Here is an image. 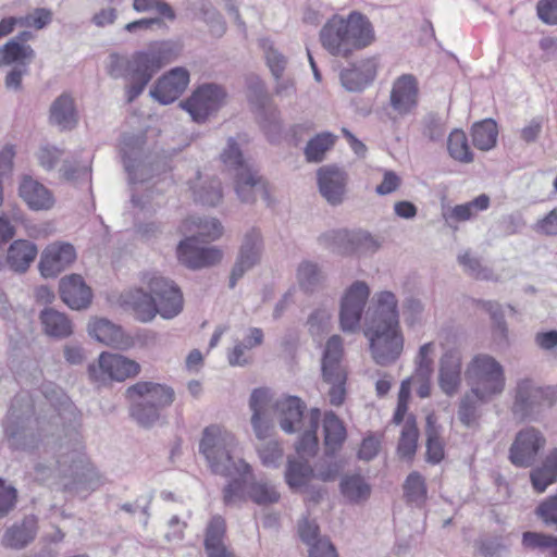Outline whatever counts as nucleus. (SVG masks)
<instances>
[{
	"mask_svg": "<svg viewBox=\"0 0 557 557\" xmlns=\"http://www.w3.org/2000/svg\"><path fill=\"white\" fill-rule=\"evenodd\" d=\"M556 403V387H543L532 379H521L516 386L512 414L521 421H539L543 412Z\"/></svg>",
	"mask_w": 557,
	"mask_h": 557,
	"instance_id": "nucleus-6",
	"label": "nucleus"
},
{
	"mask_svg": "<svg viewBox=\"0 0 557 557\" xmlns=\"http://www.w3.org/2000/svg\"><path fill=\"white\" fill-rule=\"evenodd\" d=\"M370 342V351L376 364L386 367L394 363L404 349V336L399 327L364 332Z\"/></svg>",
	"mask_w": 557,
	"mask_h": 557,
	"instance_id": "nucleus-13",
	"label": "nucleus"
},
{
	"mask_svg": "<svg viewBox=\"0 0 557 557\" xmlns=\"http://www.w3.org/2000/svg\"><path fill=\"white\" fill-rule=\"evenodd\" d=\"M418 83L413 75L404 74L393 84L389 103L398 115L411 113L418 104Z\"/></svg>",
	"mask_w": 557,
	"mask_h": 557,
	"instance_id": "nucleus-21",
	"label": "nucleus"
},
{
	"mask_svg": "<svg viewBox=\"0 0 557 557\" xmlns=\"http://www.w3.org/2000/svg\"><path fill=\"white\" fill-rule=\"evenodd\" d=\"M419 431L416 424V420L413 417L407 418L405 424L401 430L399 443H398V454L400 457L406 459H411L417 450Z\"/></svg>",
	"mask_w": 557,
	"mask_h": 557,
	"instance_id": "nucleus-50",
	"label": "nucleus"
},
{
	"mask_svg": "<svg viewBox=\"0 0 557 557\" xmlns=\"http://www.w3.org/2000/svg\"><path fill=\"white\" fill-rule=\"evenodd\" d=\"M146 52L160 71L164 65L175 61L183 50V45L176 40H160L150 44Z\"/></svg>",
	"mask_w": 557,
	"mask_h": 557,
	"instance_id": "nucleus-41",
	"label": "nucleus"
},
{
	"mask_svg": "<svg viewBox=\"0 0 557 557\" xmlns=\"http://www.w3.org/2000/svg\"><path fill=\"white\" fill-rule=\"evenodd\" d=\"M522 545L529 549L549 547L553 548V555H555L557 537L539 532L525 531L522 534Z\"/></svg>",
	"mask_w": 557,
	"mask_h": 557,
	"instance_id": "nucleus-62",
	"label": "nucleus"
},
{
	"mask_svg": "<svg viewBox=\"0 0 557 557\" xmlns=\"http://www.w3.org/2000/svg\"><path fill=\"white\" fill-rule=\"evenodd\" d=\"M259 45L264 52L272 75L275 79L281 78L287 64L286 58L273 47V42L269 38L260 39Z\"/></svg>",
	"mask_w": 557,
	"mask_h": 557,
	"instance_id": "nucleus-54",
	"label": "nucleus"
},
{
	"mask_svg": "<svg viewBox=\"0 0 557 557\" xmlns=\"http://www.w3.org/2000/svg\"><path fill=\"white\" fill-rule=\"evenodd\" d=\"M75 259L76 251L73 245L54 242L42 250L38 269L44 277H55L67 269Z\"/></svg>",
	"mask_w": 557,
	"mask_h": 557,
	"instance_id": "nucleus-20",
	"label": "nucleus"
},
{
	"mask_svg": "<svg viewBox=\"0 0 557 557\" xmlns=\"http://www.w3.org/2000/svg\"><path fill=\"white\" fill-rule=\"evenodd\" d=\"M336 136L330 132H323L311 138L305 148V157L309 162L323 161L325 153L334 146Z\"/></svg>",
	"mask_w": 557,
	"mask_h": 557,
	"instance_id": "nucleus-47",
	"label": "nucleus"
},
{
	"mask_svg": "<svg viewBox=\"0 0 557 557\" xmlns=\"http://www.w3.org/2000/svg\"><path fill=\"white\" fill-rule=\"evenodd\" d=\"M159 72L146 50L136 51L129 58L126 88L127 102L134 101L145 90L152 77Z\"/></svg>",
	"mask_w": 557,
	"mask_h": 557,
	"instance_id": "nucleus-16",
	"label": "nucleus"
},
{
	"mask_svg": "<svg viewBox=\"0 0 557 557\" xmlns=\"http://www.w3.org/2000/svg\"><path fill=\"white\" fill-rule=\"evenodd\" d=\"M404 492L407 502L421 505L426 498V485L419 472H411L404 484Z\"/></svg>",
	"mask_w": 557,
	"mask_h": 557,
	"instance_id": "nucleus-56",
	"label": "nucleus"
},
{
	"mask_svg": "<svg viewBox=\"0 0 557 557\" xmlns=\"http://www.w3.org/2000/svg\"><path fill=\"white\" fill-rule=\"evenodd\" d=\"M38 255L35 243L16 239L7 249L5 265L16 273H25Z\"/></svg>",
	"mask_w": 557,
	"mask_h": 557,
	"instance_id": "nucleus-30",
	"label": "nucleus"
},
{
	"mask_svg": "<svg viewBox=\"0 0 557 557\" xmlns=\"http://www.w3.org/2000/svg\"><path fill=\"white\" fill-rule=\"evenodd\" d=\"M223 503L227 507H239L248 499L259 506H269L280 500V493L268 480H257L251 470L228 481L223 491Z\"/></svg>",
	"mask_w": 557,
	"mask_h": 557,
	"instance_id": "nucleus-7",
	"label": "nucleus"
},
{
	"mask_svg": "<svg viewBox=\"0 0 557 557\" xmlns=\"http://www.w3.org/2000/svg\"><path fill=\"white\" fill-rule=\"evenodd\" d=\"M485 209H487V195L482 194L472 201L444 209L443 218L446 223L450 225L451 222H463L470 220L478 212Z\"/></svg>",
	"mask_w": 557,
	"mask_h": 557,
	"instance_id": "nucleus-43",
	"label": "nucleus"
},
{
	"mask_svg": "<svg viewBox=\"0 0 557 557\" xmlns=\"http://www.w3.org/2000/svg\"><path fill=\"white\" fill-rule=\"evenodd\" d=\"M144 280L162 318L172 319L182 311L183 296L180 288L172 281L154 273L146 274Z\"/></svg>",
	"mask_w": 557,
	"mask_h": 557,
	"instance_id": "nucleus-12",
	"label": "nucleus"
},
{
	"mask_svg": "<svg viewBox=\"0 0 557 557\" xmlns=\"http://www.w3.org/2000/svg\"><path fill=\"white\" fill-rule=\"evenodd\" d=\"M546 438L533 426L519 431L509 449V459L517 467L533 466L540 450L545 446Z\"/></svg>",
	"mask_w": 557,
	"mask_h": 557,
	"instance_id": "nucleus-14",
	"label": "nucleus"
},
{
	"mask_svg": "<svg viewBox=\"0 0 557 557\" xmlns=\"http://www.w3.org/2000/svg\"><path fill=\"white\" fill-rule=\"evenodd\" d=\"M176 252L180 262L191 270L214 265L222 258L218 248L200 246L195 235L185 236Z\"/></svg>",
	"mask_w": 557,
	"mask_h": 557,
	"instance_id": "nucleus-19",
	"label": "nucleus"
},
{
	"mask_svg": "<svg viewBox=\"0 0 557 557\" xmlns=\"http://www.w3.org/2000/svg\"><path fill=\"white\" fill-rule=\"evenodd\" d=\"M490 333L494 344L499 348H506L509 345L508 327L506 317L516 313L510 305H500L490 301Z\"/></svg>",
	"mask_w": 557,
	"mask_h": 557,
	"instance_id": "nucleus-33",
	"label": "nucleus"
},
{
	"mask_svg": "<svg viewBox=\"0 0 557 557\" xmlns=\"http://www.w3.org/2000/svg\"><path fill=\"white\" fill-rule=\"evenodd\" d=\"M530 479L537 493H543L548 485L557 481V448L547 454L540 467L532 469Z\"/></svg>",
	"mask_w": 557,
	"mask_h": 557,
	"instance_id": "nucleus-37",
	"label": "nucleus"
},
{
	"mask_svg": "<svg viewBox=\"0 0 557 557\" xmlns=\"http://www.w3.org/2000/svg\"><path fill=\"white\" fill-rule=\"evenodd\" d=\"M465 379L473 392L487 393V356L480 354L472 358L465 371Z\"/></svg>",
	"mask_w": 557,
	"mask_h": 557,
	"instance_id": "nucleus-42",
	"label": "nucleus"
},
{
	"mask_svg": "<svg viewBox=\"0 0 557 557\" xmlns=\"http://www.w3.org/2000/svg\"><path fill=\"white\" fill-rule=\"evenodd\" d=\"M323 431L325 454L333 456L346 440V429L342 420L333 411H329L324 414Z\"/></svg>",
	"mask_w": 557,
	"mask_h": 557,
	"instance_id": "nucleus-35",
	"label": "nucleus"
},
{
	"mask_svg": "<svg viewBox=\"0 0 557 557\" xmlns=\"http://www.w3.org/2000/svg\"><path fill=\"white\" fill-rule=\"evenodd\" d=\"M159 72L146 50L136 51L129 58L126 88L127 102L134 101L145 90L152 77Z\"/></svg>",
	"mask_w": 557,
	"mask_h": 557,
	"instance_id": "nucleus-17",
	"label": "nucleus"
},
{
	"mask_svg": "<svg viewBox=\"0 0 557 557\" xmlns=\"http://www.w3.org/2000/svg\"><path fill=\"white\" fill-rule=\"evenodd\" d=\"M370 288L363 281H355L344 293L339 308V324L345 333H355L360 327V322Z\"/></svg>",
	"mask_w": 557,
	"mask_h": 557,
	"instance_id": "nucleus-11",
	"label": "nucleus"
},
{
	"mask_svg": "<svg viewBox=\"0 0 557 557\" xmlns=\"http://www.w3.org/2000/svg\"><path fill=\"white\" fill-rule=\"evenodd\" d=\"M88 332L96 341L108 346L120 347L125 344L123 330L107 319H99L90 323Z\"/></svg>",
	"mask_w": 557,
	"mask_h": 557,
	"instance_id": "nucleus-40",
	"label": "nucleus"
},
{
	"mask_svg": "<svg viewBox=\"0 0 557 557\" xmlns=\"http://www.w3.org/2000/svg\"><path fill=\"white\" fill-rule=\"evenodd\" d=\"M379 61L376 57H370L352 63L341 72V82L348 91H361L375 78Z\"/></svg>",
	"mask_w": 557,
	"mask_h": 557,
	"instance_id": "nucleus-22",
	"label": "nucleus"
},
{
	"mask_svg": "<svg viewBox=\"0 0 557 557\" xmlns=\"http://www.w3.org/2000/svg\"><path fill=\"white\" fill-rule=\"evenodd\" d=\"M258 455L263 466L268 468H276L283 458V449L275 441L260 444L257 447Z\"/></svg>",
	"mask_w": 557,
	"mask_h": 557,
	"instance_id": "nucleus-60",
	"label": "nucleus"
},
{
	"mask_svg": "<svg viewBox=\"0 0 557 557\" xmlns=\"http://www.w3.org/2000/svg\"><path fill=\"white\" fill-rule=\"evenodd\" d=\"M487 393L470 389L460 400L458 418L467 426H471L478 418V406L483 403Z\"/></svg>",
	"mask_w": 557,
	"mask_h": 557,
	"instance_id": "nucleus-51",
	"label": "nucleus"
},
{
	"mask_svg": "<svg viewBox=\"0 0 557 557\" xmlns=\"http://www.w3.org/2000/svg\"><path fill=\"white\" fill-rule=\"evenodd\" d=\"M236 448L235 436L225 429L209 425L203 430L199 451L214 474L234 478L250 471V466L244 459L236 457Z\"/></svg>",
	"mask_w": 557,
	"mask_h": 557,
	"instance_id": "nucleus-4",
	"label": "nucleus"
},
{
	"mask_svg": "<svg viewBox=\"0 0 557 557\" xmlns=\"http://www.w3.org/2000/svg\"><path fill=\"white\" fill-rule=\"evenodd\" d=\"M461 385V357L458 351H445L438 362V386L442 392L451 397Z\"/></svg>",
	"mask_w": 557,
	"mask_h": 557,
	"instance_id": "nucleus-24",
	"label": "nucleus"
},
{
	"mask_svg": "<svg viewBox=\"0 0 557 557\" xmlns=\"http://www.w3.org/2000/svg\"><path fill=\"white\" fill-rule=\"evenodd\" d=\"M426 460L433 465L438 463L444 458V445L441 441V434L432 416L426 418Z\"/></svg>",
	"mask_w": 557,
	"mask_h": 557,
	"instance_id": "nucleus-49",
	"label": "nucleus"
},
{
	"mask_svg": "<svg viewBox=\"0 0 557 557\" xmlns=\"http://www.w3.org/2000/svg\"><path fill=\"white\" fill-rule=\"evenodd\" d=\"M123 299L133 309L136 319L140 322H150L156 314H159L152 294H148L141 288L129 290L123 296Z\"/></svg>",
	"mask_w": 557,
	"mask_h": 557,
	"instance_id": "nucleus-34",
	"label": "nucleus"
},
{
	"mask_svg": "<svg viewBox=\"0 0 557 557\" xmlns=\"http://www.w3.org/2000/svg\"><path fill=\"white\" fill-rule=\"evenodd\" d=\"M262 249L263 242L260 232L251 228L243 238L237 259L231 271L230 288H234L245 273L260 262Z\"/></svg>",
	"mask_w": 557,
	"mask_h": 557,
	"instance_id": "nucleus-15",
	"label": "nucleus"
},
{
	"mask_svg": "<svg viewBox=\"0 0 557 557\" xmlns=\"http://www.w3.org/2000/svg\"><path fill=\"white\" fill-rule=\"evenodd\" d=\"M312 478H315L314 469L305 457H288L285 480L292 490L307 486Z\"/></svg>",
	"mask_w": 557,
	"mask_h": 557,
	"instance_id": "nucleus-36",
	"label": "nucleus"
},
{
	"mask_svg": "<svg viewBox=\"0 0 557 557\" xmlns=\"http://www.w3.org/2000/svg\"><path fill=\"white\" fill-rule=\"evenodd\" d=\"M235 190L243 202L252 203L258 198H268L264 180L251 168H240L235 173Z\"/></svg>",
	"mask_w": 557,
	"mask_h": 557,
	"instance_id": "nucleus-26",
	"label": "nucleus"
},
{
	"mask_svg": "<svg viewBox=\"0 0 557 557\" xmlns=\"http://www.w3.org/2000/svg\"><path fill=\"white\" fill-rule=\"evenodd\" d=\"M346 182V173L338 168L325 166L318 171L319 190L322 197L332 206L343 202Z\"/></svg>",
	"mask_w": 557,
	"mask_h": 557,
	"instance_id": "nucleus-25",
	"label": "nucleus"
},
{
	"mask_svg": "<svg viewBox=\"0 0 557 557\" xmlns=\"http://www.w3.org/2000/svg\"><path fill=\"white\" fill-rule=\"evenodd\" d=\"M350 236L351 231L332 230L321 234L318 240L325 249L339 255H350Z\"/></svg>",
	"mask_w": 557,
	"mask_h": 557,
	"instance_id": "nucleus-48",
	"label": "nucleus"
},
{
	"mask_svg": "<svg viewBox=\"0 0 557 557\" xmlns=\"http://www.w3.org/2000/svg\"><path fill=\"white\" fill-rule=\"evenodd\" d=\"M226 532V523L225 520L219 516H213L207 528L205 534V549H213L218 547L225 546L224 536Z\"/></svg>",
	"mask_w": 557,
	"mask_h": 557,
	"instance_id": "nucleus-55",
	"label": "nucleus"
},
{
	"mask_svg": "<svg viewBox=\"0 0 557 557\" xmlns=\"http://www.w3.org/2000/svg\"><path fill=\"white\" fill-rule=\"evenodd\" d=\"M447 149L451 158L461 162H470L472 154L470 152L467 137L462 131H453L447 140Z\"/></svg>",
	"mask_w": 557,
	"mask_h": 557,
	"instance_id": "nucleus-57",
	"label": "nucleus"
},
{
	"mask_svg": "<svg viewBox=\"0 0 557 557\" xmlns=\"http://www.w3.org/2000/svg\"><path fill=\"white\" fill-rule=\"evenodd\" d=\"M98 366L103 374L115 381H124L140 371L139 363L119 354L102 352Z\"/></svg>",
	"mask_w": 557,
	"mask_h": 557,
	"instance_id": "nucleus-28",
	"label": "nucleus"
},
{
	"mask_svg": "<svg viewBox=\"0 0 557 557\" xmlns=\"http://www.w3.org/2000/svg\"><path fill=\"white\" fill-rule=\"evenodd\" d=\"M194 199L203 206L214 207L222 199L221 183L218 178L205 182L199 187H193Z\"/></svg>",
	"mask_w": 557,
	"mask_h": 557,
	"instance_id": "nucleus-52",
	"label": "nucleus"
},
{
	"mask_svg": "<svg viewBox=\"0 0 557 557\" xmlns=\"http://www.w3.org/2000/svg\"><path fill=\"white\" fill-rule=\"evenodd\" d=\"M128 69H129V58L121 55L117 52H112L109 54L108 61L106 64V70L110 77H112L114 79H117V78L127 79Z\"/></svg>",
	"mask_w": 557,
	"mask_h": 557,
	"instance_id": "nucleus-64",
	"label": "nucleus"
},
{
	"mask_svg": "<svg viewBox=\"0 0 557 557\" xmlns=\"http://www.w3.org/2000/svg\"><path fill=\"white\" fill-rule=\"evenodd\" d=\"M189 82L190 74L186 67H173L157 79L150 96L161 104H170L184 94Z\"/></svg>",
	"mask_w": 557,
	"mask_h": 557,
	"instance_id": "nucleus-18",
	"label": "nucleus"
},
{
	"mask_svg": "<svg viewBox=\"0 0 557 557\" xmlns=\"http://www.w3.org/2000/svg\"><path fill=\"white\" fill-rule=\"evenodd\" d=\"M339 490L342 495L354 504L366 502L371 494V485L359 473L343 475Z\"/></svg>",
	"mask_w": 557,
	"mask_h": 557,
	"instance_id": "nucleus-39",
	"label": "nucleus"
},
{
	"mask_svg": "<svg viewBox=\"0 0 557 557\" xmlns=\"http://www.w3.org/2000/svg\"><path fill=\"white\" fill-rule=\"evenodd\" d=\"M180 232L184 236L195 235L199 242H210L222 235L223 226L215 218L189 216L181 224Z\"/></svg>",
	"mask_w": 557,
	"mask_h": 557,
	"instance_id": "nucleus-31",
	"label": "nucleus"
},
{
	"mask_svg": "<svg viewBox=\"0 0 557 557\" xmlns=\"http://www.w3.org/2000/svg\"><path fill=\"white\" fill-rule=\"evenodd\" d=\"M37 531L36 517L26 516L20 523H14L5 531L1 543L4 547L23 549L35 540Z\"/></svg>",
	"mask_w": 557,
	"mask_h": 557,
	"instance_id": "nucleus-32",
	"label": "nucleus"
},
{
	"mask_svg": "<svg viewBox=\"0 0 557 557\" xmlns=\"http://www.w3.org/2000/svg\"><path fill=\"white\" fill-rule=\"evenodd\" d=\"M129 401V417L144 429L153 428L161 419V412L175 400L174 389L165 384L140 381L125 392Z\"/></svg>",
	"mask_w": 557,
	"mask_h": 557,
	"instance_id": "nucleus-5",
	"label": "nucleus"
},
{
	"mask_svg": "<svg viewBox=\"0 0 557 557\" xmlns=\"http://www.w3.org/2000/svg\"><path fill=\"white\" fill-rule=\"evenodd\" d=\"M49 122L61 131L76 127L78 117L73 97L63 92L50 106Z\"/></svg>",
	"mask_w": 557,
	"mask_h": 557,
	"instance_id": "nucleus-29",
	"label": "nucleus"
},
{
	"mask_svg": "<svg viewBox=\"0 0 557 557\" xmlns=\"http://www.w3.org/2000/svg\"><path fill=\"white\" fill-rule=\"evenodd\" d=\"M457 261L462 267L465 273L468 275L480 280H485L487 277V273L483 268L481 260L470 251L459 253Z\"/></svg>",
	"mask_w": 557,
	"mask_h": 557,
	"instance_id": "nucleus-63",
	"label": "nucleus"
},
{
	"mask_svg": "<svg viewBox=\"0 0 557 557\" xmlns=\"http://www.w3.org/2000/svg\"><path fill=\"white\" fill-rule=\"evenodd\" d=\"M18 196L34 211L49 210L54 203L51 191L29 175L22 176Z\"/></svg>",
	"mask_w": 557,
	"mask_h": 557,
	"instance_id": "nucleus-27",
	"label": "nucleus"
},
{
	"mask_svg": "<svg viewBox=\"0 0 557 557\" xmlns=\"http://www.w3.org/2000/svg\"><path fill=\"white\" fill-rule=\"evenodd\" d=\"M226 92L223 87L206 83L197 87L180 107L187 111L193 121L203 123L216 113L225 103Z\"/></svg>",
	"mask_w": 557,
	"mask_h": 557,
	"instance_id": "nucleus-8",
	"label": "nucleus"
},
{
	"mask_svg": "<svg viewBox=\"0 0 557 557\" xmlns=\"http://www.w3.org/2000/svg\"><path fill=\"white\" fill-rule=\"evenodd\" d=\"M273 406L281 429L288 434L301 431L305 428L304 412L306 404L296 396H286L271 405V395L268 388H255L249 398V408L252 411L251 425L256 436L263 440L269 436L272 423L269 409Z\"/></svg>",
	"mask_w": 557,
	"mask_h": 557,
	"instance_id": "nucleus-3",
	"label": "nucleus"
},
{
	"mask_svg": "<svg viewBox=\"0 0 557 557\" xmlns=\"http://www.w3.org/2000/svg\"><path fill=\"white\" fill-rule=\"evenodd\" d=\"M59 293L62 301L73 310H84L91 304V289L79 274L62 277Z\"/></svg>",
	"mask_w": 557,
	"mask_h": 557,
	"instance_id": "nucleus-23",
	"label": "nucleus"
},
{
	"mask_svg": "<svg viewBox=\"0 0 557 557\" xmlns=\"http://www.w3.org/2000/svg\"><path fill=\"white\" fill-rule=\"evenodd\" d=\"M364 332L399 327L398 300L394 293H375L364 313Z\"/></svg>",
	"mask_w": 557,
	"mask_h": 557,
	"instance_id": "nucleus-9",
	"label": "nucleus"
},
{
	"mask_svg": "<svg viewBox=\"0 0 557 557\" xmlns=\"http://www.w3.org/2000/svg\"><path fill=\"white\" fill-rule=\"evenodd\" d=\"M34 403L29 394L20 393L11 403L7 419L3 423L4 435L10 448L15 450H32L38 447L40 442L53 438V444L60 449L64 446L72 455H76L79 436L76 428L64 424L63 414L49 405L44 414L32 419ZM74 460V456H71Z\"/></svg>",
	"mask_w": 557,
	"mask_h": 557,
	"instance_id": "nucleus-1",
	"label": "nucleus"
},
{
	"mask_svg": "<svg viewBox=\"0 0 557 557\" xmlns=\"http://www.w3.org/2000/svg\"><path fill=\"white\" fill-rule=\"evenodd\" d=\"M39 319L45 333L51 337L64 338L73 332L70 319L53 308H45L40 312Z\"/></svg>",
	"mask_w": 557,
	"mask_h": 557,
	"instance_id": "nucleus-38",
	"label": "nucleus"
},
{
	"mask_svg": "<svg viewBox=\"0 0 557 557\" xmlns=\"http://www.w3.org/2000/svg\"><path fill=\"white\" fill-rule=\"evenodd\" d=\"M132 7L138 13L149 12L154 9L159 13L158 17L170 22L176 20V13L172 5L163 0H133Z\"/></svg>",
	"mask_w": 557,
	"mask_h": 557,
	"instance_id": "nucleus-58",
	"label": "nucleus"
},
{
	"mask_svg": "<svg viewBox=\"0 0 557 557\" xmlns=\"http://www.w3.org/2000/svg\"><path fill=\"white\" fill-rule=\"evenodd\" d=\"M380 248V243L368 232L351 231L350 253H373Z\"/></svg>",
	"mask_w": 557,
	"mask_h": 557,
	"instance_id": "nucleus-59",
	"label": "nucleus"
},
{
	"mask_svg": "<svg viewBox=\"0 0 557 557\" xmlns=\"http://www.w3.org/2000/svg\"><path fill=\"white\" fill-rule=\"evenodd\" d=\"M375 40V32L367 15L352 11L346 17L334 14L322 26L320 41L333 57L349 58Z\"/></svg>",
	"mask_w": 557,
	"mask_h": 557,
	"instance_id": "nucleus-2",
	"label": "nucleus"
},
{
	"mask_svg": "<svg viewBox=\"0 0 557 557\" xmlns=\"http://www.w3.org/2000/svg\"><path fill=\"white\" fill-rule=\"evenodd\" d=\"M432 374L433 367L416 366L414 373L410 377L420 398H426L431 395Z\"/></svg>",
	"mask_w": 557,
	"mask_h": 557,
	"instance_id": "nucleus-61",
	"label": "nucleus"
},
{
	"mask_svg": "<svg viewBox=\"0 0 557 557\" xmlns=\"http://www.w3.org/2000/svg\"><path fill=\"white\" fill-rule=\"evenodd\" d=\"M421 134L429 141H442L446 134V126L443 117L437 113H426L421 119Z\"/></svg>",
	"mask_w": 557,
	"mask_h": 557,
	"instance_id": "nucleus-53",
	"label": "nucleus"
},
{
	"mask_svg": "<svg viewBox=\"0 0 557 557\" xmlns=\"http://www.w3.org/2000/svg\"><path fill=\"white\" fill-rule=\"evenodd\" d=\"M146 135L123 134L120 144V153L125 171L132 184L143 183L152 176V170L145 160Z\"/></svg>",
	"mask_w": 557,
	"mask_h": 557,
	"instance_id": "nucleus-10",
	"label": "nucleus"
},
{
	"mask_svg": "<svg viewBox=\"0 0 557 557\" xmlns=\"http://www.w3.org/2000/svg\"><path fill=\"white\" fill-rule=\"evenodd\" d=\"M297 281L301 289L312 293L324 283L325 275L317 263L302 261L297 269Z\"/></svg>",
	"mask_w": 557,
	"mask_h": 557,
	"instance_id": "nucleus-46",
	"label": "nucleus"
},
{
	"mask_svg": "<svg viewBox=\"0 0 557 557\" xmlns=\"http://www.w3.org/2000/svg\"><path fill=\"white\" fill-rule=\"evenodd\" d=\"M34 58L35 51L29 45H20L9 40L0 48V67L11 64H26L28 66Z\"/></svg>",
	"mask_w": 557,
	"mask_h": 557,
	"instance_id": "nucleus-44",
	"label": "nucleus"
},
{
	"mask_svg": "<svg viewBox=\"0 0 557 557\" xmlns=\"http://www.w3.org/2000/svg\"><path fill=\"white\" fill-rule=\"evenodd\" d=\"M320 410L311 409L309 419H308V428L304 431L301 437L296 444V450L299 456H313L318 449V436L317 431L320 422Z\"/></svg>",
	"mask_w": 557,
	"mask_h": 557,
	"instance_id": "nucleus-45",
	"label": "nucleus"
}]
</instances>
